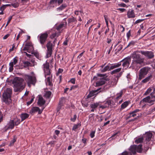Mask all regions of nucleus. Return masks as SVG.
Segmentation results:
<instances>
[{
  "mask_svg": "<svg viewBox=\"0 0 155 155\" xmlns=\"http://www.w3.org/2000/svg\"><path fill=\"white\" fill-rule=\"evenodd\" d=\"M11 82L14 84V91L15 92L21 91L25 87L24 80L19 77H15Z\"/></svg>",
  "mask_w": 155,
  "mask_h": 155,
  "instance_id": "1",
  "label": "nucleus"
},
{
  "mask_svg": "<svg viewBox=\"0 0 155 155\" xmlns=\"http://www.w3.org/2000/svg\"><path fill=\"white\" fill-rule=\"evenodd\" d=\"M107 77L106 74H97V76H94L92 80L94 81L96 85L100 86L105 84L106 81H109V79Z\"/></svg>",
  "mask_w": 155,
  "mask_h": 155,
  "instance_id": "2",
  "label": "nucleus"
},
{
  "mask_svg": "<svg viewBox=\"0 0 155 155\" xmlns=\"http://www.w3.org/2000/svg\"><path fill=\"white\" fill-rule=\"evenodd\" d=\"M130 61L131 58L130 57H128L117 63L113 64L112 65H107L104 68H116L120 67L121 64L123 67L128 68Z\"/></svg>",
  "mask_w": 155,
  "mask_h": 155,
  "instance_id": "3",
  "label": "nucleus"
},
{
  "mask_svg": "<svg viewBox=\"0 0 155 155\" xmlns=\"http://www.w3.org/2000/svg\"><path fill=\"white\" fill-rule=\"evenodd\" d=\"M12 93V89L8 88L2 94V101L7 104H9L11 102V96Z\"/></svg>",
  "mask_w": 155,
  "mask_h": 155,
  "instance_id": "4",
  "label": "nucleus"
},
{
  "mask_svg": "<svg viewBox=\"0 0 155 155\" xmlns=\"http://www.w3.org/2000/svg\"><path fill=\"white\" fill-rule=\"evenodd\" d=\"M48 37V34L47 32L41 33L38 36V40L39 42L42 47L45 48V45L46 43Z\"/></svg>",
  "mask_w": 155,
  "mask_h": 155,
  "instance_id": "5",
  "label": "nucleus"
},
{
  "mask_svg": "<svg viewBox=\"0 0 155 155\" xmlns=\"http://www.w3.org/2000/svg\"><path fill=\"white\" fill-rule=\"evenodd\" d=\"M142 147V145L141 144H140L138 145H131L128 149L129 150V152H130L132 153V154H135L136 152L141 153L143 150Z\"/></svg>",
  "mask_w": 155,
  "mask_h": 155,
  "instance_id": "6",
  "label": "nucleus"
},
{
  "mask_svg": "<svg viewBox=\"0 0 155 155\" xmlns=\"http://www.w3.org/2000/svg\"><path fill=\"white\" fill-rule=\"evenodd\" d=\"M132 56L135 59L134 63L136 64H139V68H140L143 64V59L140 58V55L135 52L133 53Z\"/></svg>",
  "mask_w": 155,
  "mask_h": 155,
  "instance_id": "7",
  "label": "nucleus"
},
{
  "mask_svg": "<svg viewBox=\"0 0 155 155\" xmlns=\"http://www.w3.org/2000/svg\"><path fill=\"white\" fill-rule=\"evenodd\" d=\"M46 46L47 48L46 56L47 58H48L51 56L54 46L51 41H49L47 43Z\"/></svg>",
  "mask_w": 155,
  "mask_h": 155,
  "instance_id": "8",
  "label": "nucleus"
},
{
  "mask_svg": "<svg viewBox=\"0 0 155 155\" xmlns=\"http://www.w3.org/2000/svg\"><path fill=\"white\" fill-rule=\"evenodd\" d=\"M25 79L29 87L31 86V84L35 85L36 81V78L35 76L28 75H25Z\"/></svg>",
  "mask_w": 155,
  "mask_h": 155,
  "instance_id": "9",
  "label": "nucleus"
},
{
  "mask_svg": "<svg viewBox=\"0 0 155 155\" xmlns=\"http://www.w3.org/2000/svg\"><path fill=\"white\" fill-rule=\"evenodd\" d=\"M140 53L143 55L148 58V59H152L154 57V53L151 51H141Z\"/></svg>",
  "mask_w": 155,
  "mask_h": 155,
  "instance_id": "10",
  "label": "nucleus"
},
{
  "mask_svg": "<svg viewBox=\"0 0 155 155\" xmlns=\"http://www.w3.org/2000/svg\"><path fill=\"white\" fill-rule=\"evenodd\" d=\"M139 74V79L140 80L146 75L148 71V68H141Z\"/></svg>",
  "mask_w": 155,
  "mask_h": 155,
  "instance_id": "11",
  "label": "nucleus"
},
{
  "mask_svg": "<svg viewBox=\"0 0 155 155\" xmlns=\"http://www.w3.org/2000/svg\"><path fill=\"white\" fill-rule=\"evenodd\" d=\"M15 125V122L14 120H10L9 122L4 128L5 131L6 132L8 129H12Z\"/></svg>",
  "mask_w": 155,
  "mask_h": 155,
  "instance_id": "12",
  "label": "nucleus"
},
{
  "mask_svg": "<svg viewBox=\"0 0 155 155\" xmlns=\"http://www.w3.org/2000/svg\"><path fill=\"white\" fill-rule=\"evenodd\" d=\"M18 60V58L17 57H16L14 58L9 63V68H13L14 65H16Z\"/></svg>",
  "mask_w": 155,
  "mask_h": 155,
  "instance_id": "13",
  "label": "nucleus"
},
{
  "mask_svg": "<svg viewBox=\"0 0 155 155\" xmlns=\"http://www.w3.org/2000/svg\"><path fill=\"white\" fill-rule=\"evenodd\" d=\"M127 16L129 18H133L135 17V15L133 9H129L127 12Z\"/></svg>",
  "mask_w": 155,
  "mask_h": 155,
  "instance_id": "14",
  "label": "nucleus"
},
{
  "mask_svg": "<svg viewBox=\"0 0 155 155\" xmlns=\"http://www.w3.org/2000/svg\"><path fill=\"white\" fill-rule=\"evenodd\" d=\"M44 108H43L42 110H41L39 108L37 107H33L30 111L31 113H35V112H38L39 114H41Z\"/></svg>",
  "mask_w": 155,
  "mask_h": 155,
  "instance_id": "15",
  "label": "nucleus"
},
{
  "mask_svg": "<svg viewBox=\"0 0 155 155\" xmlns=\"http://www.w3.org/2000/svg\"><path fill=\"white\" fill-rule=\"evenodd\" d=\"M101 88H98L97 90L92 91H91L88 95L87 97L88 98H90L94 96V95L97 94V92Z\"/></svg>",
  "mask_w": 155,
  "mask_h": 155,
  "instance_id": "16",
  "label": "nucleus"
},
{
  "mask_svg": "<svg viewBox=\"0 0 155 155\" xmlns=\"http://www.w3.org/2000/svg\"><path fill=\"white\" fill-rule=\"evenodd\" d=\"M45 103V100L41 96H40L38 101V104L39 106L44 105Z\"/></svg>",
  "mask_w": 155,
  "mask_h": 155,
  "instance_id": "17",
  "label": "nucleus"
},
{
  "mask_svg": "<svg viewBox=\"0 0 155 155\" xmlns=\"http://www.w3.org/2000/svg\"><path fill=\"white\" fill-rule=\"evenodd\" d=\"M151 99L150 96H148L143 98L141 100L140 103V104L142 103L145 102L146 103H148L150 104V100Z\"/></svg>",
  "mask_w": 155,
  "mask_h": 155,
  "instance_id": "18",
  "label": "nucleus"
},
{
  "mask_svg": "<svg viewBox=\"0 0 155 155\" xmlns=\"http://www.w3.org/2000/svg\"><path fill=\"white\" fill-rule=\"evenodd\" d=\"M152 136V134L150 132L146 133L144 137H145L146 140L149 141L151 139Z\"/></svg>",
  "mask_w": 155,
  "mask_h": 155,
  "instance_id": "19",
  "label": "nucleus"
},
{
  "mask_svg": "<svg viewBox=\"0 0 155 155\" xmlns=\"http://www.w3.org/2000/svg\"><path fill=\"white\" fill-rule=\"evenodd\" d=\"M23 64L24 67H32L34 66V64L33 63H31L29 62L28 61H24Z\"/></svg>",
  "mask_w": 155,
  "mask_h": 155,
  "instance_id": "20",
  "label": "nucleus"
},
{
  "mask_svg": "<svg viewBox=\"0 0 155 155\" xmlns=\"http://www.w3.org/2000/svg\"><path fill=\"white\" fill-rule=\"evenodd\" d=\"M68 24H70L73 22L76 23L77 20L76 18L72 17L71 18H68Z\"/></svg>",
  "mask_w": 155,
  "mask_h": 155,
  "instance_id": "21",
  "label": "nucleus"
},
{
  "mask_svg": "<svg viewBox=\"0 0 155 155\" xmlns=\"http://www.w3.org/2000/svg\"><path fill=\"white\" fill-rule=\"evenodd\" d=\"M64 99V98H61V100L60 101L58 106L57 108V110L58 111H59L60 109L61 108V107L62 105L63 102V100Z\"/></svg>",
  "mask_w": 155,
  "mask_h": 155,
  "instance_id": "22",
  "label": "nucleus"
},
{
  "mask_svg": "<svg viewBox=\"0 0 155 155\" xmlns=\"http://www.w3.org/2000/svg\"><path fill=\"white\" fill-rule=\"evenodd\" d=\"M113 101L110 100H107L105 103L104 105L106 106V107H109L112 106V104Z\"/></svg>",
  "mask_w": 155,
  "mask_h": 155,
  "instance_id": "23",
  "label": "nucleus"
},
{
  "mask_svg": "<svg viewBox=\"0 0 155 155\" xmlns=\"http://www.w3.org/2000/svg\"><path fill=\"white\" fill-rule=\"evenodd\" d=\"M29 115L27 113L22 114L21 115V121L24 120L29 117Z\"/></svg>",
  "mask_w": 155,
  "mask_h": 155,
  "instance_id": "24",
  "label": "nucleus"
},
{
  "mask_svg": "<svg viewBox=\"0 0 155 155\" xmlns=\"http://www.w3.org/2000/svg\"><path fill=\"white\" fill-rule=\"evenodd\" d=\"M51 94V92L50 91H46L44 95V97L46 98H49Z\"/></svg>",
  "mask_w": 155,
  "mask_h": 155,
  "instance_id": "25",
  "label": "nucleus"
},
{
  "mask_svg": "<svg viewBox=\"0 0 155 155\" xmlns=\"http://www.w3.org/2000/svg\"><path fill=\"white\" fill-rule=\"evenodd\" d=\"M136 43V41H131L128 45L127 47L125 48H127L129 47H132L134 46V45Z\"/></svg>",
  "mask_w": 155,
  "mask_h": 155,
  "instance_id": "26",
  "label": "nucleus"
},
{
  "mask_svg": "<svg viewBox=\"0 0 155 155\" xmlns=\"http://www.w3.org/2000/svg\"><path fill=\"white\" fill-rule=\"evenodd\" d=\"M129 102L125 101L122 104L120 110H122L126 108L128 105Z\"/></svg>",
  "mask_w": 155,
  "mask_h": 155,
  "instance_id": "27",
  "label": "nucleus"
},
{
  "mask_svg": "<svg viewBox=\"0 0 155 155\" xmlns=\"http://www.w3.org/2000/svg\"><path fill=\"white\" fill-rule=\"evenodd\" d=\"M67 7V5L66 4H62L57 9L58 11H62L63 9H64Z\"/></svg>",
  "mask_w": 155,
  "mask_h": 155,
  "instance_id": "28",
  "label": "nucleus"
},
{
  "mask_svg": "<svg viewBox=\"0 0 155 155\" xmlns=\"http://www.w3.org/2000/svg\"><path fill=\"white\" fill-rule=\"evenodd\" d=\"M152 75H150L148 77L146 78H145L142 81V82L144 83H146L150 79L152 78Z\"/></svg>",
  "mask_w": 155,
  "mask_h": 155,
  "instance_id": "29",
  "label": "nucleus"
},
{
  "mask_svg": "<svg viewBox=\"0 0 155 155\" xmlns=\"http://www.w3.org/2000/svg\"><path fill=\"white\" fill-rule=\"evenodd\" d=\"M99 105H100L99 103H94L90 105L91 107V108H97Z\"/></svg>",
  "mask_w": 155,
  "mask_h": 155,
  "instance_id": "30",
  "label": "nucleus"
},
{
  "mask_svg": "<svg viewBox=\"0 0 155 155\" xmlns=\"http://www.w3.org/2000/svg\"><path fill=\"white\" fill-rule=\"evenodd\" d=\"M27 52L33 54L35 52L34 47H28V51H27Z\"/></svg>",
  "mask_w": 155,
  "mask_h": 155,
  "instance_id": "31",
  "label": "nucleus"
},
{
  "mask_svg": "<svg viewBox=\"0 0 155 155\" xmlns=\"http://www.w3.org/2000/svg\"><path fill=\"white\" fill-rule=\"evenodd\" d=\"M47 82L49 86L52 85V79L51 77H48L47 78Z\"/></svg>",
  "mask_w": 155,
  "mask_h": 155,
  "instance_id": "32",
  "label": "nucleus"
},
{
  "mask_svg": "<svg viewBox=\"0 0 155 155\" xmlns=\"http://www.w3.org/2000/svg\"><path fill=\"white\" fill-rule=\"evenodd\" d=\"M122 94L123 91H121L119 93L117 94V96L116 97V99L117 100H118L122 96Z\"/></svg>",
  "mask_w": 155,
  "mask_h": 155,
  "instance_id": "33",
  "label": "nucleus"
},
{
  "mask_svg": "<svg viewBox=\"0 0 155 155\" xmlns=\"http://www.w3.org/2000/svg\"><path fill=\"white\" fill-rule=\"evenodd\" d=\"M121 68H117L116 69H115L113 71H112L111 74H114L117 73L118 72H119L121 71Z\"/></svg>",
  "mask_w": 155,
  "mask_h": 155,
  "instance_id": "34",
  "label": "nucleus"
},
{
  "mask_svg": "<svg viewBox=\"0 0 155 155\" xmlns=\"http://www.w3.org/2000/svg\"><path fill=\"white\" fill-rule=\"evenodd\" d=\"M44 70L45 75H49L50 74L51 72L49 68H45L44 69Z\"/></svg>",
  "mask_w": 155,
  "mask_h": 155,
  "instance_id": "35",
  "label": "nucleus"
},
{
  "mask_svg": "<svg viewBox=\"0 0 155 155\" xmlns=\"http://www.w3.org/2000/svg\"><path fill=\"white\" fill-rule=\"evenodd\" d=\"M143 138L142 137H140L138 138L137 140H135V142L137 143H141L143 142Z\"/></svg>",
  "mask_w": 155,
  "mask_h": 155,
  "instance_id": "36",
  "label": "nucleus"
},
{
  "mask_svg": "<svg viewBox=\"0 0 155 155\" xmlns=\"http://www.w3.org/2000/svg\"><path fill=\"white\" fill-rule=\"evenodd\" d=\"M116 78L115 77L112 80L111 82L112 85H114L116 84L118 80L117 79H116Z\"/></svg>",
  "mask_w": 155,
  "mask_h": 155,
  "instance_id": "37",
  "label": "nucleus"
},
{
  "mask_svg": "<svg viewBox=\"0 0 155 155\" xmlns=\"http://www.w3.org/2000/svg\"><path fill=\"white\" fill-rule=\"evenodd\" d=\"M4 5H3L0 8V10L1 11V12H0V15H2L4 14L3 11L4 10L5 8H6Z\"/></svg>",
  "mask_w": 155,
  "mask_h": 155,
  "instance_id": "38",
  "label": "nucleus"
},
{
  "mask_svg": "<svg viewBox=\"0 0 155 155\" xmlns=\"http://www.w3.org/2000/svg\"><path fill=\"white\" fill-rule=\"evenodd\" d=\"M38 59H40L41 57L40 56L39 53L37 52H34L33 54Z\"/></svg>",
  "mask_w": 155,
  "mask_h": 155,
  "instance_id": "39",
  "label": "nucleus"
},
{
  "mask_svg": "<svg viewBox=\"0 0 155 155\" xmlns=\"http://www.w3.org/2000/svg\"><path fill=\"white\" fill-rule=\"evenodd\" d=\"M80 126H81V124H74L72 130H73L75 131L78 128V127H80Z\"/></svg>",
  "mask_w": 155,
  "mask_h": 155,
  "instance_id": "40",
  "label": "nucleus"
},
{
  "mask_svg": "<svg viewBox=\"0 0 155 155\" xmlns=\"http://www.w3.org/2000/svg\"><path fill=\"white\" fill-rule=\"evenodd\" d=\"M64 26V24H61L59 25L58 26H57L56 27V29L59 30H60L61 28H63Z\"/></svg>",
  "mask_w": 155,
  "mask_h": 155,
  "instance_id": "41",
  "label": "nucleus"
},
{
  "mask_svg": "<svg viewBox=\"0 0 155 155\" xmlns=\"http://www.w3.org/2000/svg\"><path fill=\"white\" fill-rule=\"evenodd\" d=\"M152 91V89L151 88H149L146 91V92L144 93L143 95H148Z\"/></svg>",
  "mask_w": 155,
  "mask_h": 155,
  "instance_id": "42",
  "label": "nucleus"
},
{
  "mask_svg": "<svg viewBox=\"0 0 155 155\" xmlns=\"http://www.w3.org/2000/svg\"><path fill=\"white\" fill-rule=\"evenodd\" d=\"M121 155H132V153L129 152L125 151L122 153Z\"/></svg>",
  "mask_w": 155,
  "mask_h": 155,
  "instance_id": "43",
  "label": "nucleus"
},
{
  "mask_svg": "<svg viewBox=\"0 0 155 155\" xmlns=\"http://www.w3.org/2000/svg\"><path fill=\"white\" fill-rule=\"evenodd\" d=\"M58 0H50L49 4L50 5H53L54 4L56 3Z\"/></svg>",
  "mask_w": 155,
  "mask_h": 155,
  "instance_id": "44",
  "label": "nucleus"
},
{
  "mask_svg": "<svg viewBox=\"0 0 155 155\" xmlns=\"http://www.w3.org/2000/svg\"><path fill=\"white\" fill-rule=\"evenodd\" d=\"M12 16H10L8 18V21L7 23V24H6V26L5 27H6L9 24L11 20H12Z\"/></svg>",
  "mask_w": 155,
  "mask_h": 155,
  "instance_id": "45",
  "label": "nucleus"
},
{
  "mask_svg": "<svg viewBox=\"0 0 155 155\" xmlns=\"http://www.w3.org/2000/svg\"><path fill=\"white\" fill-rule=\"evenodd\" d=\"M127 39H129L130 38V37L131 36V30H130L127 33Z\"/></svg>",
  "mask_w": 155,
  "mask_h": 155,
  "instance_id": "46",
  "label": "nucleus"
},
{
  "mask_svg": "<svg viewBox=\"0 0 155 155\" xmlns=\"http://www.w3.org/2000/svg\"><path fill=\"white\" fill-rule=\"evenodd\" d=\"M85 51H83L81 52L77 57V59H79L83 56L84 54V53Z\"/></svg>",
  "mask_w": 155,
  "mask_h": 155,
  "instance_id": "47",
  "label": "nucleus"
},
{
  "mask_svg": "<svg viewBox=\"0 0 155 155\" xmlns=\"http://www.w3.org/2000/svg\"><path fill=\"white\" fill-rule=\"evenodd\" d=\"M63 70L62 69L59 68L57 72L56 73V75L58 76L60 73L62 72Z\"/></svg>",
  "mask_w": 155,
  "mask_h": 155,
  "instance_id": "48",
  "label": "nucleus"
},
{
  "mask_svg": "<svg viewBox=\"0 0 155 155\" xmlns=\"http://www.w3.org/2000/svg\"><path fill=\"white\" fill-rule=\"evenodd\" d=\"M150 96L151 99L155 98V94L154 92H152L150 94Z\"/></svg>",
  "mask_w": 155,
  "mask_h": 155,
  "instance_id": "49",
  "label": "nucleus"
},
{
  "mask_svg": "<svg viewBox=\"0 0 155 155\" xmlns=\"http://www.w3.org/2000/svg\"><path fill=\"white\" fill-rule=\"evenodd\" d=\"M145 20V19H138L135 22L134 24H137V23H140L143 21H144Z\"/></svg>",
  "mask_w": 155,
  "mask_h": 155,
  "instance_id": "50",
  "label": "nucleus"
},
{
  "mask_svg": "<svg viewBox=\"0 0 155 155\" xmlns=\"http://www.w3.org/2000/svg\"><path fill=\"white\" fill-rule=\"evenodd\" d=\"M77 116L75 114L74 115L73 117H71V120L72 122H74L75 120H76V118H77Z\"/></svg>",
  "mask_w": 155,
  "mask_h": 155,
  "instance_id": "51",
  "label": "nucleus"
},
{
  "mask_svg": "<svg viewBox=\"0 0 155 155\" xmlns=\"http://www.w3.org/2000/svg\"><path fill=\"white\" fill-rule=\"evenodd\" d=\"M11 5L15 8H17L19 6V4L18 3H15L12 4Z\"/></svg>",
  "mask_w": 155,
  "mask_h": 155,
  "instance_id": "52",
  "label": "nucleus"
},
{
  "mask_svg": "<svg viewBox=\"0 0 155 155\" xmlns=\"http://www.w3.org/2000/svg\"><path fill=\"white\" fill-rule=\"evenodd\" d=\"M95 133V131H92L91 132L90 134V136L92 138H93L94 136V134Z\"/></svg>",
  "mask_w": 155,
  "mask_h": 155,
  "instance_id": "53",
  "label": "nucleus"
},
{
  "mask_svg": "<svg viewBox=\"0 0 155 155\" xmlns=\"http://www.w3.org/2000/svg\"><path fill=\"white\" fill-rule=\"evenodd\" d=\"M25 45L28 46V47H33L32 44L30 42H28L26 43Z\"/></svg>",
  "mask_w": 155,
  "mask_h": 155,
  "instance_id": "54",
  "label": "nucleus"
},
{
  "mask_svg": "<svg viewBox=\"0 0 155 155\" xmlns=\"http://www.w3.org/2000/svg\"><path fill=\"white\" fill-rule=\"evenodd\" d=\"M23 32V31L21 30V32H20L18 35H17L16 40H18L19 38H20L21 35L22 34V32Z\"/></svg>",
  "mask_w": 155,
  "mask_h": 155,
  "instance_id": "55",
  "label": "nucleus"
},
{
  "mask_svg": "<svg viewBox=\"0 0 155 155\" xmlns=\"http://www.w3.org/2000/svg\"><path fill=\"white\" fill-rule=\"evenodd\" d=\"M139 111H140V110L139 109H136V110H134L133 111H132V112L130 113L129 114L131 115V114L135 113H136L138 112Z\"/></svg>",
  "mask_w": 155,
  "mask_h": 155,
  "instance_id": "56",
  "label": "nucleus"
},
{
  "mask_svg": "<svg viewBox=\"0 0 155 155\" xmlns=\"http://www.w3.org/2000/svg\"><path fill=\"white\" fill-rule=\"evenodd\" d=\"M34 98H32L30 101H28L27 103V105H29L33 101Z\"/></svg>",
  "mask_w": 155,
  "mask_h": 155,
  "instance_id": "57",
  "label": "nucleus"
},
{
  "mask_svg": "<svg viewBox=\"0 0 155 155\" xmlns=\"http://www.w3.org/2000/svg\"><path fill=\"white\" fill-rule=\"evenodd\" d=\"M118 5L120 7H125L126 6V5L124 3L121 4H118Z\"/></svg>",
  "mask_w": 155,
  "mask_h": 155,
  "instance_id": "58",
  "label": "nucleus"
},
{
  "mask_svg": "<svg viewBox=\"0 0 155 155\" xmlns=\"http://www.w3.org/2000/svg\"><path fill=\"white\" fill-rule=\"evenodd\" d=\"M44 68H49V64L48 63H46L45 64H44Z\"/></svg>",
  "mask_w": 155,
  "mask_h": 155,
  "instance_id": "59",
  "label": "nucleus"
},
{
  "mask_svg": "<svg viewBox=\"0 0 155 155\" xmlns=\"http://www.w3.org/2000/svg\"><path fill=\"white\" fill-rule=\"evenodd\" d=\"M117 10L120 11L121 12H124L126 10V9H125L123 8H119L117 9Z\"/></svg>",
  "mask_w": 155,
  "mask_h": 155,
  "instance_id": "60",
  "label": "nucleus"
},
{
  "mask_svg": "<svg viewBox=\"0 0 155 155\" xmlns=\"http://www.w3.org/2000/svg\"><path fill=\"white\" fill-rule=\"evenodd\" d=\"M20 120L19 119H17L16 121L15 122V125H18L20 124Z\"/></svg>",
  "mask_w": 155,
  "mask_h": 155,
  "instance_id": "61",
  "label": "nucleus"
},
{
  "mask_svg": "<svg viewBox=\"0 0 155 155\" xmlns=\"http://www.w3.org/2000/svg\"><path fill=\"white\" fill-rule=\"evenodd\" d=\"M122 74V72H120L119 73V74L117 76H116V77L117 78V80L120 77L121 75Z\"/></svg>",
  "mask_w": 155,
  "mask_h": 155,
  "instance_id": "62",
  "label": "nucleus"
},
{
  "mask_svg": "<svg viewBox=\"0 0 155 155\" xmlns=\"http://www.w3.org/2000/svg\"><path fill=\"white\" fill-rule=\"evenodd\" d=\"M10 35V34H8L6 35H5V36H4L3 37V39L5 40L8 37H9Z\"/></svg>",
  "mask_w": 155,
  "mask_h": 155,
  "instance_id": "63",
  "label": "nucleus"
},
{
  "mask_svg": "<svg viewBox=\"0 0 155 155\" xmlns=\"http://www.w3.org/2000/svg\"><path fill=\"white\" fill-rule=\"evenodd\" d=\"M56 35V33H54L52 34L50 36V38L51 39H53V38H55Z\"/></svg>",
  "mask_w": 155,
  "mask_h": 155,
  "instance_id": "64",
  "label": "nucleus"
}]
</instances>
